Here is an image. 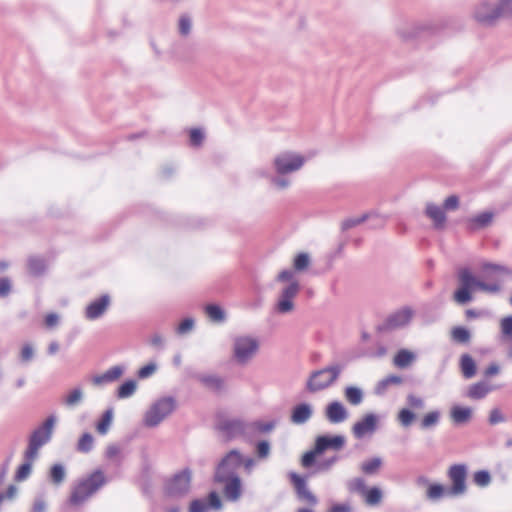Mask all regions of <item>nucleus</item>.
I'll list each match as a JSON object with an SVG mask.
<instances>
[{
  "instance_id": "f257e3e1",
  "label": "nucleus",
  "mask_w": 512,
  "mask_h": 512,
  "mask_svg": "<svg viewBox=\"0 0 512 512\" xmlns=\"http://www.w3.org/2000/svg\"><path fill=\"white\" fill-rule=\"evenodd\" d=\"M473 19L483 27H494L512 18V0H482L473 9Z\"/></svg>"
},
{
  "instance_id": "f03ea898",
  "label": "nucleus",
  "mask_w": 512,
  "mask_h": 512,
  "mask_svg": "<svg viewBox=\"0 0 512 512\" xmlns=\"http://www.w3.org/2000/svg\"><path fill=\"white\" fill-rule=\"evenodd\" d=\"M459 287L453 293V300L459 305H465L472 301L473 291L477 288L484 292L496 294L501 291L498 282H485L476 278L468 268H462L458 272Z\"/></svg>"
},
{
  "instance_id": "7ed1b4c3",
  "label": "nucleus",
  "mask_w": 512,
  "mask_h": 512,
  "mask_svg": "<svg viewBox=\"0 0 512 512\" xmlns=\"http://www.w3.org/2000/svg\"><path fill=\"white\" fill-rule=\"evenodd\" d=\"M107 483V478L102 470L96 469L87 477L78 480L72 487L68 503L71 506H79L86 502L98 490Z\"/></svg>"
},
{
  "instance_id": "20e7f679",
  "label": "nucleus",
  "mask_w": 512,
  "mask_h": 512,
  "mask_svg": "<svg viewBox=\"0 0 512 512\" xmlns=\"http://www.w3.org/2000/svg\"><path fill=\"white\" fill-rule=\"evenodd\" d=\"M346 444V437L341 434H322L314 440L312 449L306 451L301 456L302 467L309 469L316 464L317 457L323 455L326 451H340Z\"/></svg>"
},
{
  "instance_id": "39448f33",
  "label": "nucleus",
  "mask_w": 512,
  "mask_h": 512,
  "mask_svg": "<svg viewBox=\"0 0 512 512\" xmlns=\"http://www.w3.org/2000/svg\"><path fill=\"white\" fill-rule=\"evenodd\" d=\"M344 365L333 363L322 369L311 372L306 382V390L310 393H316L332 386L339 378Z\"/></svg>"
},
{
  "instance_id": "423d86ee",
  "label": "nucleus",
  "mask_w": 512,
  "mask_h": 512,
  "mask_svg": "<svg viewBox=\"0 0 512 512\" xmlns=\"http://www.w3.org/2000/svg\"><path fill=\"white\" fill-rule=\"evenodd\" d=\"M243 460L244 456L238 449L230 450L217 464L213 481L223 483L230 477L239 476L237 469L242 466Z\"/></svg>"
},
{
  "instance_id": "0eeeda50",
  "label": "nucleus",
  "mask_w": 512,
  "mask_h": 512,
  "mask_svg": "<svg viewBox=\"0 0 512 512\" xmlns=\"http://www.w3.org/2000/svg\"><path fill=\"white\" fill-rule=\"evenodd\" d=\"M176 407L173 397H163L152 404L144 416V425L149 428L158 426Z\"/></svg>"
},
{
  "instance_id": "6e6552de",
  "label": "nucleus",
  "mask_w": 512,
  "mask_h": 512,
  "mask_svg": "<svg viewBox=\"0 0 512 512\" xmlns=\"http://www.w3.org/2000/svg\"><path fill=\"white\" fill-rule=\"evenodd\" d=\"M216 429L226 441L236 438L248 439V421L241 418H219Z\"/></svg>"
},
{
  "instance_id": "1a4fd4ad",
  "label": "nucleus",
  "mask_w": 512,
  "mask_h": 512,
  "mask_svg": "<svg viewBox=\"0 0 512 512\" xmlns=\"http://www.w3.org/2000/svg\"><path fill=\"white\" fill-rule=\"evenodd\" d=\"M192 471L186 467L175 473L165 483V493L172 498H182L191 491Z\"/></svg>"
},
{
  "instance_id": "9d476101",
  "label": "nucleus",
  "mask_w": 512,
  "mask_h": 512,
  "mask_svg": "<svg viewBox=\"0 0 512 512\" xmlns=\"http://www.w3.org/2000/svg\"><path fill=\"white\" fill-rule=\"evenodd\" d=\"M259 349L257 339L250 336H238L233 343V357L238 364L248 363Z\"/></svg>"
},
{
  "instance_id": "9b49d317",
  "label": "nucleus",
  "mask_w": 512,
  "mask_h": 512,
  "mask_svg": "<svg viewBox=\"0 0 512 512\" xmlns=\"http://www.w3.org/2000/svg\"><path fill=\"white\" fill-rule=\"evenodd\" d=\"M414 311L406 306L389 314L386 319L377 326L379 333H387L406 327L412 320Z\"/></svg>"
},
{
  "instance_id": "f8f14e48",
  "label": "nucleus",
  "mask_w": 512,
  "mask_h": 512,
  "mask_svg": "<svg viewBox=\"0 0 512 512\" xmlns=\"http://www.w3.org/2000/svg\"><path fill=\"white\" fill-rule=\"evenodd\" d=\"M305 158L299 154L285 151L273 159V168L276 174H290L302 168Z\"/></svg>"
},
{
  "instance_id": "ddd939ff",
  "label": "nucleus",
  "mask_w": 512,
  "mask_h": 512,
  "mask_svg": "<svg viewBox=\"0 0 512 512\" xmlns=\"http://www.w3.org/2000/svg\"><path fill=\"white\" fill-rule=\"evenodd\" d=\"M447 475L452 483L447 490V496L454 497L465 494L467 491V466L465 464H454L450 466Z\"/></svg>"
},
{
  "instance_id": "4468645a",
  "label": "nucleus",
  "mask_w": 512,
  "mask_h": 512,
  "mask_svg": "<svg viewBox=\"0 0 512 512\" xmlns=\"http://www.w3.org/2000/svg\"><path fill=\"white\" fill-rule=\"evenodd\" d=\"M300 291V284L298 281L293 280L285 286L278 297L275 304V311L279 314H287L294 310V298Z\"/></svg>"
},
{
  "instance_id": "2eb2a0df",
  "label": "nucleus",
  "mask_w": 512,
  "mask_h": 512,
  "mask_svg": "<svg viewBox=\"0 0 512 512\" xmlns=\"http://www.w3.org/2000/svg\"><path fill=\"white\" fill-rule=\"evenodd\" d=\"M439 30V25L433 21H427L423 23L417 24H405L398 28V35L405 41H409L417 38L424 32H429L431 34L437 33Z\"/></svg>"
},
{
  "instance_id": "dca6fc26",
  "label": "nucleus",
  "mask_w": 512,
  "mask_h": 512,
  "mask_svg": "<svg viewBox=\"0 0 512 512\" xmlns=\"http://www.w3.org/2000/svg\"><path fill=\"white\" fill-rule=\"evenodd\" d=\"M55 422V416L51 415L47 417L46 420L31 433L29 441L40 447L47 444L52 438Z\"/></svg>"
},
{
  "instance_id": "f3484780",
  "label": "nucleus",
  "mask_w": 512,
  "mask_h": 512,
  "mask_svg": "<svg viewBox=\"0 0 512 512\" xmlns=\"http://www.w3.org/2000/svg\"><path fill=\"white\" fill-rule=\"evenodd\" d=\"M289 478L294 486L296 495L299 500L305 501L310 505L317 504V497L309 490L306 479L303 476L297 474L296 472H290Z\"/></svg>"
},
{
  "instance_id": "a211bd4d",
  "label": "nucleus",
  "mask_w": 512,
  "mask_h": 512,
  "mask_svg": "<svg viewBox=\"0 0 512 512\" xmlns=\"http://www.w3.org/2000/svg\"><path fill=\"white\" fill-rule=\"evenodd\" d=\"M378 416L374 413L365 414L359 421L352 426V433L356 439H362L367 434L376 431L378 425Z\"/></svg>"
},
{
  "instance_id": "6ab92c4d",
  "label": "nucleus",
  "mask_w": 512,
  "mask_h": 512,
  "mask_svg": "<svg viewBox=\"0 0 512 512\" xmlns=\"http://www.w3.org/2000/svg\"><path fill=\"white\" fill-rule=\"evenodd\" d=\"M111 304V297L103 294L91 301L85 308L84 316L87 320L93 321L102 317Z\"/></svg>"
},
{
  "instance_id": "aec40b11",
  "label": "nucleus",
  "mask_w": 512,
  "mask_h": 512,
  "mask_svg": "<svg viewBox=\"0 0 512 512\" xmlns=\"http://www.w3.org/2000/svg\"><path fill=\"white\" fill-rule=\"evenodd\" d=\"M324 415L327 421L331 424L343 423L349 417L347 409L339 401H332L328 403L325 407Z\"/></svg>"
},
{
  "instance_id": "412c9836",
  "label": "nucleus",
  "mask_w": 512,
  "mask_h": 512,
  "mask_svg": "<svg viewBox=\"0 0 512 512\" xmlns=\"http://www.w3.org/2000/svg\"><path fill=\"white\" fill-rule=\"evenodd\" d=\"M313 415V407L311 404L302 402L296 404L291 409L290 421L296 425L305 424Z\"/></svg>"
},
{
  "instance_id": "4be33fe9",
  "label": "nucleus",
  "mask_w": 512,
  "mask_h": 512,
  "mask_svg": "<svg viewBox=\"0 0 512 512\" xmlns=\"http://www.w3.org/2000/svg\"><path fill=\"white\" fill-rule=\"evenodd\" d=\"M222 484H224L223 494L227 500L235 502L241 497L242 483L239 476L230 477Z\"/></svg>"
},
{
  "instance_id": "5701e85b",
  "label": "nucleus",
  "mask_w": 512,
  "mask_h": 512,
  "mask_svg": "<svg viewBox=\"0 0 512 512\" xmlns=\"http://www.w3.org/2000/svg\"><path fill=\"white\" fill-rule=\"evenodd\" d=\"M193 377L197 379L206 388L215 392H220L225 387L224 379L216 374L196 373L193 375Z\"/></svg>"
},
{
  "instance_id": "b1692460",
  "label": "nucleus",
  "mask_w": 512,
  "mask_h": 512,
  "mask_svg": "<svg viewBox=\"0 0 512 512\" xmlns=\"http://www.w3.org/2000/svg\"><path fill=\"white\" fill-rule=\"evenodd\" d=\"M123 373L124 368L122 366L116 365L100 375L93 376L91 381L95 386H103L105 384L116 381L122 376Z\"/></svg>"
},
{
  "instance_id": "393cba45",
  "label": "nucleus",
  "mask_w": 512,
  "mask_h": 512,
  "mask_svg": "<svg viewBox=\"0 0 512 512\" xmlns=\"http://www.w3.org/2000/svg\"><path fill=\"white\" fill-rule=\"evenodd\" d=\"M494 214L491 211H484L467 220V229L471 232L488 227L493 220Z\"/></svg>"
},
{
  "instance_id": "a878e982",
  "label": "nucleus",
  "mask_w": 512,
  "mask_h": 512,
  "mask_svg": "<svg viewBox=\"0 0 512 512\" xmlns=\"http://www.w3.org/2000/svg\"><path fill=\"white\" fill-rule=\"evenodd\" d=\"M425 214L433 221L434 227L436 229H441L444 227L446 222L444 208H441L434 203H428L426 205Z\"/></svg>"
},
{
  "instance_id": "bb28decb",
  "label": "nucleus",
  "mask_w": 512,
  "mask_h": 512,
  "mask_svg": "<svg viewBox=\"0 0 512 512\" xmlns=\"http://www.w3.org/2000/svg\"><path fill=\"white\" fill-rule=\"evenodd\" d=\"M483 277L486 279H493L497 275H511L512 269L507 266L495 264L491 262H484L481 266Z\"/></svg>"
},
{
  "instance_id": "cd10ccee",
  "label": "nucleus",
  "mask_w": 512,
  "mask_h": 512,
  "mask_svg": "<svg viewBox=\"0 0 512 512\" xmlns=\"http://www.w3.org/2000/svg\"><path fill=\"white\" fill-rule=\"evenodd\" d=\"M277 425L276 420H271L268 422H263L261 420H256L252 422H248V439L253 438L257 433L266 434L274 430Z\"/></svg>"
},
{
  "instance_id": "c85d7f7f",
  "label": "nucleus",
  "mask_w": 512,
  "mask_h": 512,
  "mask_svg": "<svg viewBox=\"0 0 512 512\" xmlns=\"http://www.w3.org/2000/svg\"><path fill=\"white\" fill-rule=\"evenodd\" d=\"M416 360V354L408 349H399L393 358V364L399 369L409 367Z\"/></svg>"
},
{
  "instance_id": "c756f323",
  "label": "nucleus",
  "mask_w": 512,
  "mask_h": 512,
  "mask_svg": "<svg viewBox=\"0 0 512 512\" xmlns=\"http://www.w3.org/2000/svg\"><path fill=\"white\" fill-rule=\"evenodd\" d=\"M450 417L456 425L465 424L472 417V409L470 407L455 405L450 410Z\"/></svg>"
},
{
  "instance_id": "7c9ffc66",
  "label": "nucleus",
  "mask_w": 512,
  "mask_h": 512,
  "mask_svg": "<svg viewBox=\"0 0 512 512\" xmlns=\"http://www.w3.org/2000/svg\"><path fill=\"white\" fill-rule=\"evenodd\" d=\"M460 369L466 379H471L475 376L477 366L475 360L469 354H463L460 357Z\"/></svg>"
},
{
  "instance_id": "2f4dec72",
  "label": "nucleus",
  "mask_w": 512,
  "mask_h": 512,
  "mask_svg": "<svg viewBox=\"0 0 512 512\" xmlns=\"http://www.w3.org/2000/svg\"><path fill=\"white\" fill-rule=\"evenodd\" d=\"M492 389L493 387L489 386L485 381H479L469 387L467 395L471 399L479 400L485 398Z\"/></svg>"
},
{
  "instance_id": "473e14b6",
  "label": "nucleus",
  "mask_w": 512,
  "mask_h": 512,
  "mask_svg": "<svg viewBox=\"0 0 512 512\" xmlns=\"http://www.w3.org/2000/svg\"><path fill=\"white\" fill-rule=\"evenodd\" d=\"M66 475L65 466L61 463H55L49 469L48 478L53 485L60 486L65 481Z\"/></svg>"
},
{
  "instance_id": "72a5a7b5",
  "label": "nucleus",
  "mask_w": 512,
  "mask_h": 512,
  "mask_svg": "<svg viewBox=\"0 0 512 512\" xmlns=\"http://www.w3.org/2000/svg\"><path fill=\"white\" fill-rule=\"evenodd\" d=\"M47 269L46 260L41 257L32 256L28 259L29 273L35 277L42 276Z\"/></svg>"
},
{
  "instance_id": "f704fd0d",
  "label": "nucleus",
  "mask_w": 512,
  "mask_h": 512,
  "mask_svg": "<svg viewBox=\"0 0 512 512\" xmlns=\"http://www.w3.org/2000/svg\"><path fill=\"white\" fill-rule=\"evenodd\" d=\"M402 382L403 378L401 376L389 375L377 383L375 387V394L384 395L391 385H400Z\"/></svg>"
},
{
  "instance_id": "c9c22d12",
  "label": "nucleus",
  "mask_w": 512,
  "mask_h": 512,
  "mask_svg": "<svg viewBox=\"0 0 512 512\" xmlns=\"http://www.w3.org/2000/svg\"><path fill=\"white\" fill-rule=\"evenodd\" d=\"M114 410L113 408H108L104 411L101 418L96 424V430L101 435H106L110 429L112 420H113Z\"/></svg>"
},
{
  "instance_id": "e433bc0d",
  "label": "nucleus",
  "mask_w": 512,
  "mask_h": 512,
  "mask_svg": "<svg viewBox=\"0 0 512 512\" xmlns=\"http://www.w3.org/2000/svg\"><path fill=\"white\" fill-rule=\"evenodd\" d=\"M344 396L351 405L357 406L362 403L364 393L362 389L357 386H347L344 389Z\"/></svg>"
},
{
  "instance_id": "4c0bfd02",
  "label": "nucleus",
  "mask_w": 512,
  "mask_h": 512,
  "mask_svg": "<svg viewBox=\"0 0 512 512\" xmlns=\"http://www.w3.org/2000/svg\"><path fill=\"white\" fill-rule=\"evenodd\" d=\"M205 313L213 322H223L226 318L225 311L217 304H208L205 306Z\"/></svg>"
},
{
  "instance_id": "58836bf2",
  "label": "nucleus",
  "mask_w": 512,
  "mask_h": 512,
  "mask_svg": "<svg viewBox=\"0 0 512 512\" xmlns=\"http://www.w3.org/2000/svg\"><path fill=\"white\" fill-rule=\"evenodd\" d=\"M447 490L448 488L440 483H431L427 488L426 497L431 501H436L443 496H447Z\"/></svg>"
},
{
  "instance_id": "ea45409f",
  "label": "nucleus",
  "mask_w": 512,
  "mask_h": 512,
  "mask_svg": "<svg viewBox=\"0 0 512 512\" xmlns=\"http://www.w3.org/2000/svg\"><path fill=\"white\" fill-rule=\"evenodd\" d=\"M137 388V382L133 379L124 381L117 389V397L125 399L134 394Z\"/></svg>"
},
{
  "instance_id": "a19ab883",
  "label": "nucleus",
  "mask_w": 512,
  "mask_h": 512,
  "mask_svg": "<svg viewBox=\"0 0 512 512\" xmlns=\"http://www.w3.org/2000/svg\"><path fill=\"white\" fill-rule=\"evenodd\" d=\"M440 417L441 413L438 410L428 412L427 414L424 415V417L421 420V429L426 430L437 426L440 421Z\"/></svg>"
},
{
  "instance_id": "79ce46f5",
  "label": "nucleus",
  "mask_w": 512,
  "mask_h": 512,
  "mask_svg": "<svg viewBox=\"0 0 512 512\" xmlns=\"http://www.w3.org/2000/svg\"><path fill=\"white\" fill-rule=\"evenodd\" d=\"M372 216H378V215L375 213H365L359 217L345 219L341 223V229H342V231H347L357 225L364 223L365 221L370 219Z\"/></svg>"
},
{
  "instance_id": "37998d69",
  "label": "nucleus",
  "mask_w": 512,
  "mask_h": 512,
  "mask_svg": "<svg viewBox=\"0 0 512 512\" xmlns=\"http://www.w3.org/2000/svg\"><path fill=\"white\" fill-rule=\"evenodd\" d=\"M382 466V459L380 457H373L361 464V470L366 475L375 474Z\"/></svg>"
},
{
  "instance_id": "c03bdc74",
  "label": "nucleus",
  "mask_w": 512,
  "mask_h": 512,
  "mask_svg": "<svg viewBox=\"0 0 512 512\" xmlns=\"http://www.w3.org/2000/svg\"><path fill=\"white\" fill-rule=\"evenodd\" d=\"M286 175L287 174L270 175L268 173H262V176L268 178L271 184L281 190L290 186V180L286 177Z\"/></svg>"
},
{
  "instance_id": "a18cd8bd",
  "label": "nucleus",
  "mask_w": 512,
  "mask_h": 512,
  "mask_svg": "<svg viewBox=\"0 0 512 512\" xmlns=\"http://www.w3.org/2000/svg\"><path fill=\"white\" fill-rule=\"evenodd\" d=\"M341 457L339 455H332L330 457H326L321 461L317 462L314 466H316L317 472H328L330 471L334 465L339 462Z\"/></svg>"
},
{
  "instance_id": "49530a36",
  "label": "nucleus",
  "mask_w": 512,
  "mask_h": 512,
  "mask_svg": "<svg viewBox=\"0 0 512 512\" xmlns=\"http://www.w3.org/2000/svg\"><path fill=\"white\" fill-rule=\"evenodd\" d=\"M94 438L93 436L86 432L84 433L77 443V451L81 453H89L93 449Z\"/></svg>"
},
{
  "instance_id": "de8ad7c7",
  "label": "nucleus",
  "mask_w": 512,
  "mask_h": 512,
  "mask_svg": "<svg viewBox=\"0 0 512 512\" xmlns=\"http://www.w3.org/2000/svg\"><path fill=\"white\" fill-rule=\"evenodd\" d=\"M362 496H364L367 504L377 505L382 499V491L379 487L374 486L367 488Z\"/></svg>"
},
{
  "instance_id": "09e8293b",
  "label": "nucleus",
  "mask_w": 512,
  "mask_h": 512,
  "mask_svg": "<svg viewBox=\"0 0 512 512\" xmlns=\"http://www.w3.org/2000/svg\"><path fill=\"white\" fill-rule=\"evenodd\" d=\"M83 400V391L80 387L73 388L64 399V403L68 407H74Z\"/></svg>"
},
{
  "instance_id": "8fccbe9b",
  "label": "nucleus",
  "mask_w": 512,
  "mask_h": 512,
  "mask_svg": "<svg viewBox=\"0 0 512 512\" xmlns=\"http://www.w3.org/2000/svg\"><path fill=\"white\" fill-rule=\"evenodd\" d=\"M452 338L458 343H468L471 339V333L467 328L457 326L452 329Z\"/></svg>"
},
{
  "instance_id": "3c124183",
  "label": "nucleus",
  "mask_w": 512,
  "mask_h": 512,
  "mask_svg": "<svg viewBox=\"0 0 512 512\" xmlns=\"http://www.w3.org/2000/svg\"><path fill=\"white\" fill-rule=\"evenodd\" d=\"M415 418V413L409 408H402L397 415V419L403 427L411 426Z\"/></svg>"
},
{
  "instance_id": "603ef678",
  "label": "nucleus",
  "mask_w": 512,
  "mask_h": 512,
  "mask_svg": "<svg viewBox=\"0 0 512 512\" xmlns=\"http://www.w3.org/2000/svg\"><path fill=\"white\" fill-rule=\"evenodd\" d=\"M310 264V257L308 253L301 252L294 257L293 267L296 271L305 270Z\"/></svg>"
},
{
  "instance_id": "864d4df0",
  "label": "nucleus",
  "mask_w": 512,
  "mask_h": 512,
  "mask_svg": "<svg viewBox=\"0 0 512 512\" xmlns=\"http://www.w3.org/2000/svg\"><path fill=\"white\" fill-rule=\"evenodd\" d=\"M473 481L480 487H486L491 482V475L487 470H479L474 473Z\"/></svg>"
},
{
  "instance_id": "5fc2aeb1",
  "label": "nucleus",
  "mask_w": 512,
  "mask_h": 512,
  "mask_svg": "<svg viewBox=\"0 0 512 512\" xmlns=\"http://www.w3.org/2000/svg\"><path fill=\"white\" fill-rule=\"evenodd\" d=\"M500 329L503 339H512V315L500 320Z\"/></svg>"
},
{
  "instance_id": "6e6d98bb",
  "label": "nucleus",
  "mask_w": 512,
  "mask_h": 512,
  "mask_svg": "<svg viewBox=\"0 0 512 512\" xmlns=\"http://www.w3.org/2000/svg\"><path fill=\"white\" fill-rule=\"evenodd\" d=\"M195 321L192 317L184 318L176 328V332L179 335H184L191 332L194 329Z\"/></svg>"
},
{
  "instance_id": "4d7b16f0",
  "label": "nucleus",
  "mask_w": 512,
  "mask_h": 512,
  "mask_svg": "<svg viewBox=\"0 0 512 512\" xmlns=\"http://www.w3.org/2000/svg\"><path fill=\"white\" fill-rule=\"evenodd\" d=\"M348 488L351 492H356L363 495L368 487L366 486L365 480L363 478L357 477L349 482Z\"/></svg>"
},
{
  "instance_id": "13d9d810",
  "label": "nucleus",
  "mask_w": 512,
  "mask_h": 512,
  "mask_svg": "<svg viewBox=\"0 0 512 512\" xmlns=\"http://www.w3.org/2000/svg\"><path fill=\"white\" fill-rule=\"evenodd\" d=\"M32 469V463L24 461L18 468L15 473V480L16 481H23L25 480L29 474L31 473Z\"/></svg>"
},
{
  "instance_id": "bf43d9fd",
  "label": "nucleus",
  "mask_w": 512,
  "mask_h": 512,
  "mask_svg": "<svg viewBox=\"0 0 512 512\" xmlns=\"http://www.w3.org/2000/svg\"><path fill=\"white\" fill-rule=\"evenodd\" d=\"M206 503L208 506V510H220L222 508L221 498L216 491L209 492Z\"/></svg>"
},
{
  "instance_id": "052dcab7",
  "label": "nucleus",
  "mask_w": 512,
  "mask_h": 512,
  "mask_svg": "<svg viewBox=\"0 0 512 512\" xmlns=\"http://www.w3.org/2000/svg\"><path fill=\"white\" fill-rule=\"evenodd\" d=\"M40 448H41L40 446H38L37 444L32 443L28 440V446L24 453V460L27 462L33 463V461L38 456V451Z\"/></svg>"
},
{
  "instance_id": "680f3d73",
  "label": "nucleus",
  "mask_w": 512,
  "mask_h": 512,
  "mask_svg": "<svg viewBox=\"0 0 512 512\" xmlns=\"http://www.w3.org/2000/svg\"><path fill=\"white\" fill-rule=\"evenodd\" d=\"M34 354L35 352L32 344L26 343L20 351V361L22 363H28L34 358Z\"/></svg>"
},
{
  "instance_id": "e2e57ef3",
  "label": "nucleus",
  "mask_w": 512,
  "mask_h": 512,
  "mask_svg": "<svg viewBox=\"0 0 512 512\" xmlns=\"http://www.w3.org/2000/svg\"><path fill=\"white\" fill-rule=\"evenodd\" d=\"M156 370H157V364L154 362H150L138 370L137 376L140 379H146V378L152 376L156 372Z\"/></svg>"
},
{
  "instance_id": "0e129e2a",
  "label": "nucleus",
  "mask_w": 512,
  "mask_h": 512,
  "mask_svg": "<svg viewBox=\"0 0 512 512\" xmlns=\"http://www.w3.org/2000/svg\"><path fill=\"white\" fill-rule=\"evenodd\" d=\"M192 22L189 16L183 15L179 19V32L183 36H187L191 32Z\"/></svg>"
},
{
  "instance_id": "69168bd1",
  "label": "nucleus",
  "mask_w": 512,
  "mask_h": 512,
  "mask_svg": "<svg viewBox=\"0 0 512 512\" xmlns=\"http://www.w3.org/2000/svg\"><path fill=\"white\" fill-rule=\"evenodd\" d=\"M406 402L413 409H423L425 407L424 399L414 394H408Z\"/></svg>"
},
{
  "instance_id": "338daca9",
  "label": "nucleus",
  "mask_w": 512,
  "mask_h": 512,
  "mask_svg": "<svg viewBox=\"0 0 512 512\" xmlns=\"http://www.w3.org/2000/svg\"><path fill=\"white\" fill-rule=\"evenodd\" d=\"M31 512H47V502L43 495H37L35 497Z\"/></svg>"
},
{
  "instance_id": "774afa93",
  "label": "nucleus",
  "mask_w": 512,
  "mask_h": 512,
  "mask_svg": "<svg viewBox=\"0 0 512 512\" xmlns=\"http://www.w3.org/2000/svg\"><path fill=\"white\" fill-rule=\"evenodd\" d=\"M189 512H208L207 503L203 499H194L190 502Z\"/></svg>"
}]
</instances>
